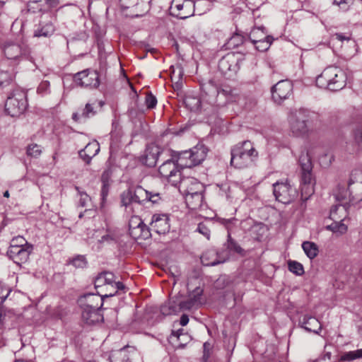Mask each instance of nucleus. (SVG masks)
Listing matches in <instances>:
<instances>
[{
  "instance_id": "f257e3e1",
  "label": "nucleus",
  "mask_w": 362,
  "mask_h": 362,
  "mask_svg": "<svg viewBox=\"0 0 362 362\" xmlns=\"http://www.w3.org/2000/svg\"><path fill=\"white\" fill-rule=\"evenodd\" d=\"M230 165L236 168H248L253 165L258 152L250 141L238 143L231 148Z\"/></svg>"
},
{
  "instance_id": "f03ea898",
  "label": "nucleus",
  "mask_w": 362,
  "mask_h": 362,
  "mask_svg": "<svg viewBox=\"0 0 362 362\" xmlns=\"http://www.w3.org/2000/svg\"><path fill=\"white\" fill-rule=\"evenodd\" d=\"M346 74L337 66H328L316 78V85L321 88L337 91L345 87Z\"/></svg>"
},
{
  "instance_id": "7ed1b4c3",
  "label": "nucleus",
  "mask_w": 362,
  "mask_h": 362,
  "mask_svg": "<svg viewBox=\"0 0 362 362\" xmlns=\"http://www.w3.org/2000/svg\"><path fill=\"white\" fill-rule=\"evenodd\" d=\"M28 107L26 93L20 89L12 91L5 103V111L11 117L22 115Z\"/></svg>"
},
{
  "instance_id": "20e7f679",
  "label": "nucleus",
  "mask_w": 362,
  "mask_h": 362,
  "mask_svg": "<svg viewBox=\"0 0 362 362\" xmlns=\"http://www.w3.org/2000/svg\"><path fill=\"white\" fill-rule=\"evenodd\" d=\"M310 119L309 112L300 109L293 112L290 117V126L293 134L296 136H303L308 132V122Z\"/></svg>"
},
{
  "instance_id": "39448f33",
  "label": "nucleus",
  "mask_w": 362,
  "mask_h": 362,
  "mask_svg": "<svg viewBox=\"0 0 362 362\" xmlns=\"http://www.w3.org/2000/svg\"><path fill=\"white\" fill-rule=\"evenodd\" d=\"M240 58L235 53H228L218 62V68L227 78L234 77L240 69Z\"/></svg>"
},
{
  "instance_id": "423d86ee",
  "label": "nucleus",
  "mask_w": 362,
  "mask_h": 362,
  "mask_svg": "<svg viewBox=\"0 0 362 362\" xmlns=\"http://www.w3.org/2000/svg\"><path fill=\"white\" fill-rule=\"evenodd\" d=\"M74 83L83 88H98L100 86V76L97 71L89 69L79 71L74 76Z\"/></svg>"
},
{
  "instance_id": "0eeeda50",
  "label": "nucleus",
  "mask_w": 362,
  "mask_h": 362,
  "mask_svg": "<svg viewBox=\"0 0 362 362\" xmlns=\"http://www.w3.org/2000/svg\"><path fill=\"white\" fill-rule=\"evenodd\" d=\"M200 86L202 92V96L203 100L207 101L212 105H221V104L218 101V98L221 95L226 96L228 93L226 90L219 89L218 86L212 80H209L206 83H202Z\"/></svg>"
},
{
  "instance_id": "6e6552de",
  "label": "nucleus",
  "mask_w": 362,
  "mask_h": 362,
  "mask_svg": "<svg viewBox=\"0 0 362 362\" xmlns=\"http://www.w3.org/2000/svg\"><path fill=\"white\" fill-rule=\"evenodd\" d=\"M146 199V190L141 186L129 187L121 194L122 205L126 208L132 204H143Z\"/></svg>"
},
{
  "instance_id": "1a4fd4ad",
  "label": "nucleus",
  "mask_w": 362,
  "mask_h": 362,
  "mask_svg": "<svg viewBox=\"0 0 362 362\" xmlns=\"http://www.w3.org/2000/svg\"><path fill=\"white\" fill-rule=\"evenodd\" d=\"M170 10L174 16L186 19L194 15V2L191 0H173Z\"/></svg>"
},
{
  "instance_id": "9d476101",
  "label": "nucleus",
  "mask_w": 362,
  "mask_h": 362,
  "mask_svg": "<svg viewBox=\"0 0 362 362\" xmlns=\"http://www.w3.org/2000/svg\"><path fill=\"white\" fill-rule=\"evenodd\" d=\"M271 92L274 101L281 104L292 95L293 84L288 80H281L272 87Z\"/></svg>"
},
{
  "instance_id": "9b49d317",
  "label": "nucleus",
  "mask_w": 362,
  "mask_h": 362,
  "mask_svg": "<svg viewBox=\"0 0 362 362\" xmlns=\"http://www.w3.org/2000/svg\"><path fill=\"white\" fill-rule=\"evenodd\" d=\"M301 181H313L316 177L313 173L311 157L307 150L301 151L298 158Z\"/></svg>"
},
{
  "instance_id": "f8f14e48",
  "label": "nucleus",
  "mask_w": 362,
  "mask_h": 362,
  "mask_svg": "<svg viewBox=\"0 0 362 362\" xmlns=\"http://www.w3.org/2000/svg\"><path fill=\"white\" fill-rule=\"evenodd\" d=\"M181 183L182 182H176L174 186L178 188L180 192L185 197L186 204L188 206L192 209L196 208L202 202V193L198 190H194L193 187L195 184L194 182H191L190 186L187 187L181 186Z\"/></svg>"
},
{
  "instance_id": "ddd939ff",
  "label": "nucleus",
  "mask_w": 362,
  "mask_h": 362,
  "mask_svg": "<svg viewBox=\"0 0 362 362\" xmlns=\"http://www.w3.org/2000/svg\"><path fill=\"white\" fill-rule=\"evenodd\" d=\"M273 192L276 199L284 204L289 203L296 195L289 182H274Z\"/></svg>"
},
{
  "instance_id": "4468645a",
  "label": "nucleus",
  "mask_w": 362,
  "mask_h": 362,
  "mask_svg": "<svg viewBox=\"0 0 362 362\" xmlns=\"http://www.w3.org/2000/svg\"><path fill=\"white\" fill-rule=\"evenodd\" d=\"M5 56L8 59H28L30 49L25 45L8 43L4 47Z\"/></svg>"
},
{
  "instance_id": "2eb2a0df",
  "label": "nucleus",
  "mask_w": 362,
  "mask_h": 362,
  "mask_svg": "<svg viewBox=\"0 0 362 362\" xmlns=\"http://www.w3.org/2000/svg\"><path fill=\"white\" fill-rule=\"evenodd\" d=\"M107 298L95 293H86L81 296L78 300L81 309H100L103 305L104 298Z\"/></svg>"
},
{
  "instance_id": "dca6fc26",
  "label": "nucleus",
  "mask_w": 362,
  "mask_h": 362,
  "mask_svg": "<svg viewBox=\"0 0 362 362\" xmlns=\"http://www.w3.org/2000/svg\"><path fill=\"white\" fill-rule=\"evenodd\" d=\"M57 4V0H30L27 4V10L31 13H46Z\"/></svg>"
},
{
  "instance_id": "f3484780",
  "label": "nucleus",
  "mask_w": 362,
  "mask_h": 362,
  "mask_svg": "<svg viewBox=\"0 0 362 362\" xmlns=\"http://www.w3.org/2000/svg\"><path fill=\"white\" fill-rule=\"evenodd\" d=\"M129 234L134 239L141 240H146L151 235L149 228L137 217L130 221Z\"/></svg>"
},
{
  "instance_id": "a211bd4d",
  "label": "nucleus",
  "mask_w": 362,
  "mask_h": 362,
  "mask_svg": "<svg viewBox=\"0 0 362 362\" xmlns=\"http://www.w3.org/2000/svg\"><path fill=\"white\" fill-rule=\"evenodd\" d=\"M163 153L160 146L155 144L146 146L144 153L141 156L140 160L148 167H154L158 161V156Z\"/></svg>"
},
{
  "instance_id": "6ab92c4d",
  "label": "nucleus",
  "mask_w": 362,
  "mask_h": 362,
  "mask_svg": "<svg viewBox=\"0 0 362 362\" xmlns=\"http://www.w3.org/2000/svg\"><path fill=\"white\" fill-rule=\"evenodd\" d=\"M33 246H25V247H15L8 249L7 251L8 256L18 265H22L26 263L29 257L33 252Z\"/></svg>"
},
{
  "instance_id": "aec40b11",
  "label": "nucleus",
  "mask_w": 362,
  "mask_h": 362,
  "mask_svg": "<svg viewBox=\"0 0 362 362\" xmlns=\"http://www.w3.org/2000/svg\"><path fill=\"white\" fill-rule=\"evenodd\" d=\"M169 221L167 214H154L150 223L151 229L158 234H165L170 230Z\"/></svg>"
},
{
  "instance_id": "412c9836",
  "label": "nucleus",
  "mask_w": 362,
  "mask_h": 362,
  "mask_svg": "<svg viewBox=\"0 0 362 362\" xmlns=\"http://www.w3.org/2000/svg\"><path fill=\"white\" fill-rule=\"evenodd\" d=\"M229 254L227 252L223 257H221L219 252L214 250H209L206 251L201 257V261L204 266H216L218 264L223 263L228 258Z\"/></svg>"
},
{
  "instance_id": "4be33fe9",
  "label": "nucleus",
  "mask_w": 362,
  "mask_h": 362,
  "mask_svg": "<svg viewBox=\"0 0 362 362\" xmlns=\"http://www.w3.org/2000/svg\"><path fill=\"white\" fill-rule=\"evenodd\" d=\"M354 182H339L334 192V195L337 200L341 202L348 201L349 203H353L354 201V196L350 191V187Z\"/></svg>"
},
{
  "instance_id": "5701e85b",
  "label": "nucleus",
  "mask_w": 362,
  "mask_h": 362,
  "mask_svg": "<svg viewBox=\"0 0 362 362\" xmlns=\"http://www.w3.org/2000/svg\"><path fill=\"white\" fill-rule=\"evenodd\" d=\"M159 173L163 178L169 179L176 175L177 173H180V168L177 165L174 158L165 160L159 167Z\"/></svg>"
},
{
  "instance_id": "b1692460",
  "label": "nucleus",
  "mask_w": 362,
  "mask_h": 362,
  "mask_svg": "<svg viewBox=\"0 0 362 362\" xmlns=\"http://www.w3.org/2000/svg\"><path fill=\"white\" fill-rule=\"evenodd\" d=\"M173 158L175 159V162L180 169L190 168L193 167L192 161V156L190 150L183 151H173L171 154Z\"/></svg>"
},
{
  "instance_id": "393cba45",
  "label": "nucleus",
  "mask_w": 362,
  "mask_h": 362,
  "mask_svg": "<svg viewBox=\"0 0 362 362\" xmlns=\"http://www.w3.org/2000/svg\"><path fill=\"white\" fill-rule=\"evenodd\" d=\"M150 0H119L122 10L134 8L135 12H144L148 9Z\"/></svg>"
},
{
  "instance_id": "a878e982",
  "label": "nucleus",
  "mask_w": 362,
  "mask_h": 362,
  "mask_svg": "<svg viewBox=\"0 0 362 362\" xmlns=\"http://www.w3.org/2000/svg\"><path fill=\"white\" fill-rule=\"evenodd\" d=\"M81 316L83 320L89 325L103 321L100 309H81Z\"/></svg>"
},
{
  "instance_id": "bb28decb",
  "label": "nucleus",
  "mask_w": 362,
  "mask_h": 362,
  "mask_svg": "<svg viewBox=\"0 0 362 362\" xmlns=\"http://www.w3.org/2000/svg\"><path fill=\"white\" fill-rule=\"evenodd\" d=\"M202 292V289L198 287L193 291L192 297L184 301L179 300L180 311L189 310L199 304Z\"/></svg>"
},
{
  "instance_id": "cd10ccee",
  "label": "nucleus",
  "mask_w": 362,
  "mask_h": 362,
  "mask_svg": "<svg viewBox=\"0 0 362 362\" xmlns=\"http://www.w3.org/2000/svg\"><path fill=\"white\" fill-rule=\"evenodd\" d=\"M189 150L193 166L199 165L203 160H204L208 152L207 148L202 144H198Z\"/></svg>"
},
{
  "instance_id": "c85d7f7f",
  "label": "nucleus",
  "mask_w": 362,
  "mask_h": 362,
  "mask_svg": "<svg viewBox=\"0 0 362 362\" xmlns=\"http://www.w3.org/2000/svg\"><path fill=\"white\" fill-rule=\"evenodd\" d=\"M299 323L301 325V327L308 332H313L315 334H318L322 329V327L318 320L312 316H303V318L300 320Z\"/></svg>"
},
{
  "instance_id": "c756f323",
  "label": "nucleus",
  "mask_w": 362,
  "mask_h": 362,
  "mask_svg": "<svg viewBox=\"0 0 362 362\" xmlns=\"http://www.w3.org/2000/svg\"><path fill=\"white\" fill-rule=\"evenodd\" d=\"M160 312L164 315H170L177 314L181 312L179 305V300H170L161 306Z\"/></svg>"
},
{
  "instance_id": "7c9ffc66",
  "label": "nucleus",
  "mask_w": 362,
  "mask_h": 362,
  "mask_svg": "<svg viewBox=\"0 0 362 362\" xmlns=\"http://www.w3.org/2000/svg\"><path fill=\"white\" fill-rule=\"evenodd\" d=\"M302 248L308 258L313 259L319 253V248L317 244L310 241H304L302 243Z\"/></svg>"
},
{
  "instance_id": "2f4dec72",
  "label": "nucleus",
  "mask_w": 362,
  "mask_h": 362,
  "mask_svg": "<svg viewBox=\"0 0 362 362\" xmlns=\"http://www.w3.org/2000/svg\"><path fill=\"white\" fill-rule=\"evenodd\" d=\"M346 215V207L344 204L334 205L330 209L329 218L332 220L345 218Z\"/></svg>"
},
{
  "instance_id": "473e14b6",
  "label": "nucleus",
  "mask_w": 362,
  "mask_h": 362,
  "mask_svg": "<svg viewBox=\"0 0 362 362\" xmlns=\"http://www.w3.org/2000/svg\"><path fill=\"white\" fill-rule=\"evenodd\" d=\"M344 220V218L333 220V223L327 226L326 228L334 233L342 235L347 231V226L342 223Z\"/></svg>"
},
{
  "instance_id": "72a5a7b5",
  "label": "nucleus",
  "mask_w": 362,
  "mask_h": 362,
  "mask_svg": "<svg viewBox=\"0 0 362 362\" xmlns=\"http://www.w3.org/2000/svg\"><path fill=\"white\" fill-rule=\"evenodd\" d=\"M268 36L264 27H258L250 31L249 38L252 43H257V40H265Z\"/></svg>"
},
{
  "instance_id": "f704fd0d",
  "label": "nucleus",
  "mask_w": 362,
  "mask_h": 362,
  "mask_svg": "<svg viewBox=\"0 0 362 362\" xmlns=\"http://www.w3.org/2000/svg\"><path fill=\"white\" fill-rule=\"evenodd\" d=\"M245 41V37L239 33H235L227 41L226 46L228 49H235L243 45Z\"/></svg>"
},
{
  "instance_id": "c9c22d12",
  "label": "nucleus",
  "mask_w": 362,
  "mask_h": 362,
  "mask_svg": "<svg viewBox=\"0 0 362 362\" xmlns=\"http://www.w3.org/2000/svg\"><path fill=\"white\" fill-rule=\"evenodd\" d=\"M127 346H124L119 350L112 354L110 356L111 362H130L129 358L126 353Z\"/></svg>"
},
{
  "instance_id": "e433bc0d",
  "label": "nucleus",
  "mask_w": 362,
  "mask_h": 362,
  "mask_svg": "<svg viewBox=\"0 0 362 362\" xmlns=\"http://www.w3.org/2000/svg\"><path fill=\"white\" fill-rule=\"evenodd\" d=\"M362 358V349L356 351L345 352L339 358L340 362L351 361Z\"/></svg>"
},
{
  "instance_id": "4c0bfd02",
  "label": "nucleus",
  "mask_w": 362,
  "mask_h": 362,
  "mask_svg": "<svg viewBox=\"0 0 362 362\" xmlns=\"http://www.w3.org/2000/svg\"><path fill=\"white\" fill-rule=\"evenodd\" d=\"M185 103L192 111H197L201 109L202 100L200 98L187 96L185 100Z\"/></svg>"
},
{
  "instance_id": "58836bf2",
  "label": "nucleus",
  "mask_w": 362,
  "mask_h": 362,
  "mask_svg": "<svg viewBox=\"0 0 362 362\" xmlns=\"http://www.w3.org/2000/svg\"><path fill=\"white\" fill-rule=\"evenodd\" d=\"M272 41H273V37L272 36H268L267 38H265V40H257V43H252L255 46V48L260 51V52H264V51H267L271 44L272 43Z\"/></svg>"
},
{
  "instance_id": "ea45409f",
  "label": "nucleus",
  "mask_w": 362,
  "mask_h": 362,
  "mask_svg": "<svg viewBox=\"0 0 362 362\" xmlns=\"http://www.w3.org/2000/svg\"><path fill=\"white\" fill-rule=\"evenodd\" d=\"M25 246H33L31 244H29L27 240L23 236H16L13 238L11 240L10 247L8 249H12L15 247L23 248Z\"/></svg>"
},
{
  "instance_id": "a19ab883",
  "label": "nucleus",
  "mask_w": 362,
  "mask_h": 362,
  "mask_svg": "<svg viewBox=\"0 0 362 362\" xmlns=\"http://www.w3.org/2000/svg\"><path fill=\"white\" fill-rule=\"evenodd\" d=\"M13 71L0 70V87L8 85L13 79Z\"/></svg>"
},
{
  "instance_id": "79ce46f5",
  "label": "nucleus",
  "mask_w": 362,
  "mask_h": 362,
  "mask_svg": "<svg viewBox=\"0 0 362 362\" xmlns=\"http://www.w3.org/2000/svg\"><path fill=\"white\" fill-rule=\"evenodd\" d=\"M227 248L238 254H242L244 251L238 243L232 238L230 233H228Z\"/></svg>"
},
{
  "instance_id": "37998d69",
  "label": "nucleus",
  "mask_w": 362,
  "mask_h": 362,
  "mask_svg": "<svg viewBox=\"0 0 362 362\" xmlns=\"http://www.w3.org/2000/svg\"><path fill=\"white\" fill-rule=\"evenodd\" d=\"M288 264V269L292 273L298 276H301L304 274V269L302 264L296 261H289Z\"/></svg>"
},
{
  "instance_id": "c03bdc74",
  "label": "nucleus",
  "mask_w": 362,
  "mask_h": 362,
  "mask_svg": "<svg viewBox=\"0 0 362 362\" xmlns=\"http://www.w3.org/2000/svg\"><path fill=\"white\" fill-rule=\"evenodd\" d=\"M83 150L93 158L100 151V146L96 141H94L88 143Z\"/></svg>"
},
{
  "instance_id": "a18cd8bd",
  "label": "nucleus",
  "mask_w": 362,
  "mask_h": 362,
  "mask_svg": "<svg viewBox=\"0 0 362 362\" xmlns=\"http://www.w3.org/2000/svg\"><path fill=\"white\" fill-rule=\"evenodd\" d=\"M353 134L356 144L362 150V123L356 125L354 129Z\"/></svg>"
},
{
  "instance_id": "49530a36",
  "label": "nucleus",
  "mask_w": 362,
  "mask_h": 362,
  "mask_svg": "<svg viewBox=\"0 0 362 362\" xmlns=\"http://www.w3.org/2000/svg\"><path fill=\"white\" fill-rule=\"evenodd\" d=\"M26 153L28 156L37 158L42 153V148L36 144H32L28 146Z\"/></svg>"
},
{
  "instance_id": "de8ad7c7",
  "label": "nucleus",
  "mask_w": 362,
  "mask_h": 362,
  "mask_svg": "<svg viewBox=\"0 0 362 362\" xmlns=\"http://www.w3.org/2000/svg\"><path fill=\"white\" fill-rule=\"evenodd\" d=\"M117 168L108 165L101 176V181H108L112 177Z\"/></svg>"
},
{
  "instance_id": "09e8293b",
  "label": "nucleus",
  "mask_w": 362,
  "mask_h": 362,
  "mask_svg": "<svg viewBox=\"0 0 362 362\" xmlns=\"http://www.w3.org/2000/svg\"><path fill=\"white\" fill-rule=\"evenodd\" d=\"M95 111L94 110L93 106L92 104L87 103L85 105V107L82 110V117L84 119L89 118L95 115Z\"/></svg>"
},
{
  "instance_id": "8fccbe9b",
  "label": "nucleus",
  "mask_w": 362,
  "mask_h": 362,
  "mask_svg": "<svg viewBox=\"0 0 362 362\" xmlns=\"http://www.w3.org/2000/svg\"><path fill=\"white\" fill-rule=\"evenodd\" d=\"M53 31L52 25H47L45 28H42L40 30L35 31V37H47L52 34Z\"/></svg>"
},
{
  "instance_id": "3c124183",
  "label": "nucleus",
  "mask_w": 362,
  "mask_h": 362,
  "mask_svg": "<svg viewBox=\"0 0 362 362\" xmlns=\"http://www.w3.org/2000/svg\"><path fill=\"white\" fill-rule=\"evenodd\" d=\"M101 274L104 278V281H105L107 288L109 287H113V283H115V281L114 274L108 272H103Z\"/></svg>"
},
{
  "instance_id": "603ef678",
  "label": "nucleus",
  "mask_w": 362,
  "mask_h": 362,
  "mask_svg": "<svg viewBox=\"0 0 362 362\" xmlns=\"http://www.w3.org/2000/svg\"><path fill=\"white\" fill-rule=\"evenodd\" d=\"M76 189L78 191L80 199L78 201V204L81 207H85L87 205V202L89 201V196L85 192H82L79 189V187H76Z\"/></svg>"
},
{
  "instance_id": "864d4df0",
  "label": "nucleus",
  "mask_w": 362,
  "mask_h": 362,
  "mask_svg": "<svg viewBox=\"0 0 362 362\" xmlns=\"http://www.w3.org/2000/svg\"><path fill=\"white\" fill-rule=\"evenodd\" d=\"M145 103L148 109H153L157 104V99L152 93H148L146 96Z\"/></svg>"
},
{
  "instance_id": "5fc2aeb1",
  "label": "nucleus",
  "mask_w": 362,
  "mask_h": 362,
  "mask_svg": "<svg viewBox=\"0 0 362 362\" xmlns=\"http://www.w3.org/2000/svg\"><path fill=\"white\" fill-rule=\"evenodd\" d=\"M197 231H198L199 233L202 234L208 240L209 239L210 230H209L208 226L205 223H200L197 226Z\"/></svg>"
},
{
  "instance_id": "6e6d98bb",
  "label": "nucleus",
  "mask_w": 362,
  "mask_h": 362,
  "mask_svg": "<svg viewBox=\"0 0 362 362\" xmlns=\"http://www.w3.org/2000/svg\"><path fill=\"white\" fill-rule=\"evenodd\" d=\"M114 289L113 292H110L109 293H105V296L106 297H111L116 295L119 290L124 289L125 286L124 285L120 282V281H115L113 283V287H112Z\"/></svg>"
},
{
  "instance_id": "4d7b16f0",
  "label": "nucleus",
  "mask_w": 362,
  "mask_h": 362,
  "mask_svg": "<svg viewBox=\"0 0 362 362\" xmlns=\"http://www.w3.org/2000/svg\"><path fill=\"white\" fill-rule=\"evenodd\" d=\"M10 293L11 289L8 287L0 284V305L7 298Z\"/></svg>"
},
{
  "instance_id": "13d9d810",
  "label": "nucleus",
  "mask_w": 362,
  "mask_h": 362,
  "mask_svg": "<svg viewBox=\"0 0 362 362\" xmlns=\"http://www.w3.org/2000/svg\"><path fill=\"white\" fill-rule=\"evenodd\" d=\"M49 86L50 84L48 81H42L37 88V92L41 94L47 93L49 92Z\"/></svg>"
},
{
  "instance_id": "bf43d9fd",
  "label": "nucleus",
  "mask_w": 362,
  "mask_h": 362,
  "mask_svg": "<svg viewBox=\"0 0 362 362\" xmlns=\"http://www.w3.org/2000/svg\"><path fill=\"white\" fill-rule=\"evenodd\" d=\"M236 221H237V219H235V218H228V219H226V218L220 219V222L226 227V228L228 230V233H230V230L232 229V226Z\"/></svg>"
},
{
  "instance_id": "052dcab7",
  "label": "nucleus",
  "mask_w": 362,
  "mask_h": 362,
  "mask_svg": "<svg viewBox=\"0 0 362 362\" xmlns=\"http://www.w3.org/2000/svg\"><path fill=\"white\" fill-rule=\"evenodd\" d=\"M332 156L324 154L320 158V164L323 167H327L331 164Z\"/></svg>"
},
{
  "instance_id": "680f3d73",
  "label": "nucleus",
  "mask_w": 362,
  "mask_h": 362,
  "mask_svg": "<svg viewBox=\"0 0 362 362\" xmlns=\"http://www.w3.org/2000/svg\"><path fill=\"white\" fill-rule=\"evenodd\" d=\"M357 180H362V170L356 169L353 170L350 175L349 181H356Z\"/></svg>"
},
{
  "instance_id": "e2e57ef3",
  "label": "nucleus",
  "mask_w": 362,
  "mask_h": 362,
  "mask_svg": "<svg viewBox=\"0 0 362 362\" xmlns=\"http://www.w3.org/2000/svg\"><path fill=\"white\" fill-rule=\"evenodd\" d=\"M72 263L76 267H83L86 264L85 258L81 256H78L74 259Z\"/></svg>"
},
{
  "instance_id": "0e129e2a",
  "label": "nucleus",
  "mask_w": 362,
  "mask_h": 362,
  "mask_svg": "<svg viewBox=\"0 0 362 362\" xmlns=\"http://www.w3.org/2000/svg\"><path fill=\"white\" fill-rule=\"evenodd\" d=\"M146 194L147 199L145 200V202L150 201L152 202L153 203H156L160 199L158 193L149 192L146 190Z\"/></svg>"
},
{
  "instance_id": "69168bd1",
  "label": "nucleus",
  "mask_w": 362,
  "mask_h": 362,
  "mask_svg": "<svg viewBox=\"0 0 362 362\" xmlns=\"http://www.w3.org/2000/svg\"><path fill=\"white\" fill-rule=\"evenodd\" d=\"M102 286H105V288L106 285H105V281H104V278H103L102 274H100L96 277V279L95 280V287L99 288V287H102Z\"/></svg>"
},
{
  "instance_id": "338daca9",
  "label": "nucleus",
  "mask_w": 362,
  "mask_h": 362,
  "mask_svg": "<svg viewBox=\"0 0 362 362\" xmlns=\"http://www.w3.org/2000/svg\"><path fill=\"white\" fill-rule=\"evenodd\" d=\"M79 156L84 160L87 164H89L91 161L93 157H91L88 153H86L84 150H81L79 151Z\"/></svg>"
},
{
  "instance_id": "774afa93",
  "label": "nucleus",
  "mask_w": 362,
  "mask_h": 362,
  "mask_svg": "<svg viewBox=\"0 0 362 362\" xmlns=\"http://www.w3.org/2000/svg\"><path fill=\"white\" fill-rule=\"evenodd\" d=\"M113 240H114V239L112 235H110L109 234H106V235H103L100 239H98V243H105V242L110 243Z\"/></svg>"
}]
</instances>
